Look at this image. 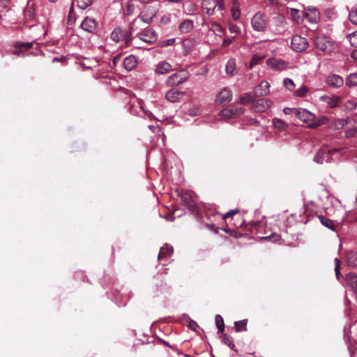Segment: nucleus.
<instances>
[{"label":"nucleus","mask_w":357,"mask_h":357,"mask_svg":"<svg viewBox=\"0 0 357 357\" xmlns=\"http://www.w3.org/2000/svg\"><path fill=\"white\" fill-rule=\"evenodd\" d=\"M136 31L134 26H130L129 31H124L122 28L116 27L111 33L110 38L114 42H119L124 40L126 46H130L132 45V33Z\"/></svg>","instance_id":"1"},{"label":"nucleus","mask_w":357,"mask_h":357,"mask_svg":"<svg viewBox=\"0 0 357 357\" xmlns=\"http://www.w3.org/2000/svg\"><path fill=\"white\" fill-rule=\"evenodd\" d=\"M201 8L204 13L213 15L216 8L220 11L225 10V0H203Z\"/></svg>","instance_id":"2"},{"label":"nucleus","mask_w":357,"mask_h":357,"mask_svg":"<svg viewBox=\"0 0 357 357\" xmlns=\"http://www.w3.org/2000/svg\"><path fill=\"white\" fill-rule=\"evenodd\" d=\"M314 44L319 50L323 52L328 54L334 50V44L330 38L321 35L314 39Z\"/></svg>","instance_id":"3"},{"label":"nucleus","mask_w":357,"mask_h":357,"mask_svg":"<svg viewBox=\"0 0 357 357\" xmlns=\"http://www.w3.org/2000/svg\"><path fill=\"white\" fill-rule=\"evenodd\" d=\"M251 25L256 31H265L267 27V20L265 19V15L260 12L257 13L251 19Z\"/></svg>","instance_id":"4"},{"label":"nucleus","mask_w":357,"mask_h":357,"mask_svg":"<svg viewBox=\"0 0 357 357\" xmlns=\"http://www.w3.org/2000/svg\"><path fill=\"white\" fill-rule=\"evenodd\" d=\"M245 112V109L241 107L230 106L223 109L219 114L221 118L224 119H230L232 118H236Z\"/></svg>","instance_id":"5"},{"label":"nucleus","mask_w":357,"mask_h":357,"mask_svg":"<svg viewBox=\"0 0 357 357\" xmlns=\"http://www.w3.org/2000/svg\"><path fill=\"white\" fill-rule=\"evenodd\" d=\"M188 74L185 73L184 70H181L171 75L167 78L166 84L169 86H178L186 82L188 79Z\"/></svg>","instance_id":"6"},{"label":"nucleus","mask_w":357,"mask_h":357,"mask_svg":"<svg viewBox=\"0 0 357 357\" xmlns=\"http://www.w3.org/2000/svg\"><path fill=\"white\" fill-rule=\"evenodd\" d=\"M232 100V91L228 87L223 88L215 97V104L225 105Z\"/></svg>","instance_id":"7"},{"label":"nucleus","mask_w":357,"mask_h":357,"mask_svg":"<svg viewBox=\"0 0 357 357\" xmlns=\"http://www.w3.org/2000/svg\"><path fill=\"white\" fill-rule=\"evenodd\" d=\"M291 47L297 52H303L308 47V41L300 35H295L291 39Z\"/></svg>","instance_id":"8"},{"label":"nucleus","mask_w":357,"mask_h":357,"mask_svg":"<svg viewBox=\"0 0 357 357\" xmlns=\"http://www.w3.org/2000/svg\"><path fill=\"white\" fill-rule=\"evenodd\" d=\"M136 37L148 44L154 43L158 39L156 32L152 29H144L143 31L138 33Z\"/></svg>","instance_id":"9"},{"label":"nucleus","mask_w":357,"mask_h":357,"mask_svg":"<svg viewBox=\"0 0 357 357\" xmlns=\"http://www.w3.org/2000/svg\"><path fill=\"white\" fill-rule=\"evenodd\" d=\"M155 279V294L158 296L167 291L169 286L165 282V279L161 275H157L154 277Z\"/></svg>","instance_id":"10"},{"label":"nucleus","mask_w":357,"mask_h":357,"mask_svg":"<svg viewBox=\"0 0 357 357\" xmlns=\"http://www.w3.org/2000/svg\"><path fill=\"white\" fill-rule=\"evenodd\" d=\"M272 106V101L266 98H261L254 102L251 109L256 112H264Z\"/></svg>","instance_id":"11"},{"label":"nucleus","mask_w":357,"mask_h":357,"mask_svg":"<svg viewBox=\"0 0 357 357\" xmlns=\"http://www.w3.org/2000/svg\"><path fill=\"white\" fill-rule=\"evenodd\" d=\"M179 196L184 206H185L190 210L195 209L197 206L196 202L189 192L186 190H182L179 192Z\"/></svg>","instance_id":"12"},{"label":"nucleus","mask_w":357,"mask_h":357,"mask_svg":"<svg viewBox=\"0 0 357 357\" xmlns=\"http://www.w3.org/2000/svg\"><path fill=\"white\" fill-rule=\"evenodd\" d=\"M80 27L85 31L94 33L98 28V22L93 17H86L81 23Z\"/></svg>","instance_id":"13"},{"label":"nucleus","mask_w":357,"mask_h":357,"mask_svg":"<svg viewBox=\"0 0 357 357\" xmlns=\"http://www.w3.org/2000/svg\"><path fill=\"white\" fill-rule=\"evenodd\" d=\"M294 114L295 116L303 122H312L314 120L315 115L305 109H294Z\"/></svg>","instance_id":"14"},{"label":"nucleus","mask_w":357,"mask_h":357,"mask_svg":"<svg viewBox=\"0 0 357 357\" xmlns=\"http://www.w3.org/2000/svg\"><path fill=\"white\" fill-rule=\"evenodd\" d=\"M185 96V91H181L176 88H173L167 91L165 98L170 102H178Z\"/></svg>","instance_id":"15"},{"label":"nucleus","mask_w":357,"mask_h":357,"mask_svg":"<svg viewBox=\"0 0 357 357\" xmlns=\"http://www.w3.org/2000/svg\"><path fill=\"white\" fill-rule=\"evenodd\" d=\"M270 86L271 85L267 81H262L255 86L254 89L255 96L257 98L267 96L270 92Z\"/></svg>","instance_id":"16"},{"label":"nucleus","mask_w":357,"mask_h":357,"mask_svg":"<svg viewBox=\"0 0 357 357\" xmlns=\"http://www.w3.org/2000/svg\"><path fill=\"white\" fill-rule=\"evenodd\" d=\"M154 17H155L154 14H153V13L149 14V13H148L147 10H143V12H142L139 15V16L133 20L131 26H134V28H135L137 30V27H136V25L137 24H139L141 22H143L146 24H150L152 22Z\"/></svg>","instance_id":"17"},{"label":"nucleus","mask_w":357,"mask_h":357,"mask_svg":"<svg viewBox=\"0 0 357 357\" xmlns=\"http://www.w3.org/2000/svg\"><path fill=\"white\" fill-rule=\"evenodd\" d=\"M266 64L275 70H282L287 66V63L284 61L276 58H271L267 59Z\"/></svg>","instance_id":"18"},{"label":"nucleus","mask_w":357,"mask_h":357,"mask_svg":"<svg viewBox=\"0 0 357 357\" xmlns=\"http://www.w3.org/2000/svg\"><path fill=\"white\" fill-rule=\"evenodd\" d=\"M326 82L328 86L334 88H338L343 85L344 79L342 77L337 75L331 74L327 77Z\"/></svg>","instance_id":"19"},{"label":"nucleus","mask_w":357,"mask_h":357,"mask_svg":"<svg viewBox=\"0 0 357 357\" xmlns=\"http://www.w3.org/2000/svg\"><path fill=\"white\" fill-rule=\"evenodd\" d=\"M321 100L324 102L328 107L335 108L336 107L340 102V97L333 95L331 96H324L320 98Z\"/></svg>","instance_id":"20"},{"label":"nucleus","mask_w":357,"mask_h":357,"mask_svg":"<svg viewBox=\"0 0 357 357\" xmlns=\"http://www.w3.org/2000/svg\"><path fill=\"white\" fill-rule=\"evenodd\" d=\"M172 70V66L167 61H160L155 66V72L158 75H164Z\"/></svg>","instance_id":"21"},{"label":"nucleus","mask_w":357,"mask_h":357,"mask_svg":"<svg viewBox=\"0 0 357 357\" xmlns=\"http://www.w3.org/2000/svg\"><path fill=\"white\" fill-rule=\"evenodd\" d=\"M174 249L172 246H170L168 244H165V245L160 248V252L158 255V259H165L167 257H170L172 255Z\"/></svg>","instance_id":"22"},{"label":"nucleus","mask_w":357,"mask_h":357,"mask_svg":"<svg viewBox=\"0 0 357 357\" xmlns=\"http://www.w3.org/2000/svg\"><path fill=\"white\" fill-rule=\"evenodd\" d=\"M137 59L135 56L129 55L125 58L123 61V66L127 70L130 71L137 67Z\"/></svg>","instance_id":"23"},{"label":"nucleus","mask_w":357,"mask_h":357,"mask_svg":"<svg viewBox=\"0 0 357 357\" xmlns=\"http://www.w3.org/2000/svg\"><path fill=\"white\" fill-rule=\"evenodd\" d=\"M305 17L310 23H317L320 18L319 12L316 8L308 9L305 13Z\"/></svg>","instance_id":"24"},{"label":"nucleus","mask_w":357,"mask_h":357,"mask_svg":"<svg viewBox=\"0 0 357 357\" xmlns=\"http://www.w3.org/2000/svg\"><path fill=\"white\" fill-rule=\"evenodd\" d=\"M194 28L193 21L191 20H185L183 21L178 26V29L181 33H187L190 32Z\"/></svg>","instance_id":"25"},{"label":"nucleus","mask_w":357,"mask_h":357,"mask_svg":"<svg viewBox=\"0 0 357 357\" xmlns=\"http://www.w3.org/2000/svg\"><path fill=\"white\" fill-rule=\"evenodd\" d=\"M257 97L254 94L251 93H245L241 95L238 99V103L241 105H248L250 102H252L255 101Z\"/></svg>","instance_id":"26"},{"label":"nucleus","mask_w":357,"mask_h":357,"mask_svg":"<svg viewBox=\"0 0 357 357\" xmlns=\"http://www.w3.org/2000/svg\"><path fill=\"white\" fill-rule=\"evenodd\" d=\"M231 13L234 20L236 21L240 18L241 10L238 0H233Z\"/></svg>","instance_id":"27"},{"label":"nucleus","mask_w":357,"mask_h":357,"mask_svg":"<svg viewBox=\"0 0 357 357\" xmlns=\"http://www.w3.org/2000/svg\"><path fill=\"white\" fill-rule=\"evenodd\" d=\"M272 122L274 128L280 132L285 131L288 128V124L280 119L274 118Z\"/></svg>","instance_id":"28"},{"label":"nucleus","mask_w":357,"mask_h":357,"mask_svg":"<svg viewBox=\"0 0 357 357\" xmlns=\"http://www.w3.org/2000/svg\"><path fill=\"white\" fill-rule=\"evenodd\" d=\"M328 122V119L326 116H322L318 119H315L310 123V124L307 126L310 128H317L319 126L321 125L326 124Z\"/></svg>","instance_id":"29"},{"label":"nucleus","mask_w":357,"mask_h":357,"mask_svg":"<svg viewBox=\"0 0 357 357\" xmlns=\"http://www.w3.org/2000/svg\"><path fill=\"white\" fill-rule=\"evenodd\" d=\"M236 66V60L234 59H229L225 67L226 73L230 76L234 75Z\"/></svg>","instance_id":"30"},{"label":"nucleus","mask_w":357,"mask_h":357,"mask_svg":"<svg viewBox=\"0 0 357 357\" xmlns=\"http://www.w3.org/2000/svg\"><path fill=\"white\" fill-rule=\"evenodd\" d=\"M319 219L324 226L328 229H331V230H335V225L332 220L328 219L323 215L319 216Z\"/></svg>","instance_id":"31"},{"label":"nucleus","mask_w":357,"mask_h":357,"mask_svg":"<svg viewBox=\"0 0 357 357\" xmlns=\"http://www.w3.org/2000/svg\"><path fill=\"white\" fill-rule=\"evenodd\" d=\"M248 319H243L234 322V328L236 332L247 331Z\"/></svg>","instance_id":"32"},{"label":"nucleus","mask_w":357,"mask_h":357,"mask_svg":"<svg viewBox=\"0 0 357 357\" xmlns=\"http://www.w3.org/2000/svg\"><path fill=\"white\" fill-rule=\"evenodd\" d=\"M328 156V153H326L323 150H319L315 156H314V161H316L317 163L322 164L324 160H327L326 158Z\"/></svg>","instance_id":"33"},{"label":"nucleus","mask_w":357,"mask_h":357,"mask_svg":"<svg viewBox=\"0 0 357 357\" xmlns=\"http://www.w3.org/2000/svg\"><path fill=\"white\" fill-rule=\"evenodd\" d=\"M222 339L224 344L227 345L231 349L235 350V344L233 338L227 334L222 333Z\"/></svg>","instance_id":"34"},{"label":"nucleus","mask_w":357,"mask_h":357,"mask_svg":"<svg viewBox=\"0 0 357 357\" xmlns=\"http://www.w3.org/2000/svg\"><path fill=\"white\" fill-rule=\"evenodd\" d=\"M348 123V120L346 119H337L333 121V126L336 130L342 129Z\"/></svg>","instance_id":"35"},{"label":"nucleus","mask_w":357,"mask_h":357,"mask_svg":"<svg viewBox=\"0 0 357 357\" xmlns=\"http://www.w3.org/2000/svg\"><path fill=\"white\" fill-rule=\"evenodd\" d=\"M75 2L78 8L84 10L91 5L93 0H73V4Z\"/></svg>","instance_id":"36"},{"label":"nucleus","mask_w":357,"mask_h":357,"mask_svg":"<svg viewBox=\"0 0 357 357\" xmlns=\"http://www.w3.org/2000/svg\"><path fill=\"white\" fill-rule=\"evenodd\" d=\"M215 324L218 329V332L222 333L225 331V323L223 318L220 314H217L215 318Z\"/></svg>","instance_id":"37"},{"label":"nucleus","mask_w":357,"mask_h":357,"mask_svg":"<svg viewBox=\"0 0 357 357\" xmlns=\"http://www.w3.org/2000/svg\"><path fill=\"white\" fill-rule=\"evenodd\" d=\"M264 55L258 54L253 55L250 63V67L252 68L253 66L259 64L264 60Z\"/></svg>","instance_id":"38"},{"label":"nucleus","mask_w":357,"mask_h":357,"mask_svg":"<svg viewBox=\"0 0 357 357\" xmlns=\"http://www.w3.org/2000/svg\"><path fill=\"white\" fill-rule=\"evenodd\" d=\"M12 0H0V10L7 13L11 10L10 3Z\"/></svg>","instance_id":"39"},{"label":"nucleus","mask_w":357,"mask_h":357,"mask_svg":"<svg viewBox=\"0 0 357 357\" xmlns=\"http://www.w3.org/2000/svg\"><path fill=\"white\" fill-rule=\"evenodd\" d=\"M346 84L349 86H355L357 85V73L350 74L346 79Z\"/></svg>","instance_id":"40"},{"label":"nucleus","mask_w":357,"mask_h":357,"mask_svg":"<svg viewBox=\"0 0 357 357\" xmlns=\"http://www.w3.org/2000/svg\"><path fill=\"white\" fill-rule=\"evenodd\" d=\"M309 89L305 85H302L295 91L294 95L297 97H305Z\"/></svg>","instance_id":"41"},{"label":"nucleus","mask_w":357,"mask_h":357,"mask_svg":"<svg viewBox=\"0 0 357 357\" xmlns=\"http://www.w3.org/2000/svg\"><path fill=\"white\" fill-rule=\"evenodd\" d=\"M350 44L355 48L357 49V31L349 33L347 36Z\"/></svg>","instance_id":"42"},{"label":"nucleus","mask_w":357,"mask_h":357,"mask_svg":"<svg viewBox=\"0 0 357 357\" xmlns=\"http://www.w3.org/2000/svg\"><path fill=\"white\" fill-rule=\"evenodd\" d=\"M33 45V43H24V42H15L13 45L15 49H20L22 47L25 48L26 50L31 49Z\"/></svg>","instance_id":"43"},{"label":"nucleus","mask_w":357,"mask_h":357,"mask_svg":"<svg viewBox=\"0 0 357 357\" xmlns=\"http://www.w3.org/2000/svg\"><path fill=\"white\" fill-rule=\"evenodd\" d=\"M212 30L217 36H221L222 34H224L225 31L223 26L216 23L212 24Z\"/></svg>","instance_id":"44"},{"label":"nucleus","mask_w":357,"mask_h":357,"mask_svg":"<svg viewBox=\"0 0 357 357\" xmlns=\"http://www.w3.org/2000/svg\"><path fill=\"white\" fill-rule=\"evenodd\" d=\"M239 212L240 211L237 208L231 210L222 215V219L225 221H227V220L229 218H231V220H233L234 215H236L237 213H239Z\"/></svg>","instance_id":"45"},{"label":"nucleus","mask_w":357,"mask_h":357,"mask_svg":"<svg viewBox=\"0 0 357 357\" xmlns=\"http://www.w3.org/2000/svg\"><path fill=\"white\" fill-rule=\"evenodd\" d=\"M349 18L352 24L357 25V8H353L350 11Z\"/></svg>","instance_id":"46"},{"label":"nucleus","mask_w":357,"mask_h":357,"mask_svg":"<svg viewBox=\"0 0 357 357\" xmlns=\"http://www.w3.org/2000/svg\"><path fill=\"white\" fill-rule=\"evenodd\" d=\"M344 107L348 110H354L357 107V102L355 100H349L344 103Z\"/></svg>","instance_id":"47"},{"label":"nucleus","mask_w":357,"mask_h":357,"mask_svg":"<svg viewBox=\"0 0 357 357\" xmlns=\"http://www.w3.org/2000/svg\"><path fill=\"white\" fill-rule=\"evenodd\" d=\"M283 85L290 91L293 90L295 87L294 81L290 78H284L283 79Z\"/></svg>","instance_id":"48"},{"label":"nucleus","mask_w":357,"mask_h":357,"mask_svg":"<svg viewBox=\"0 0 357 357\" xmlns=\"http://www.w3.org/2000/svg\"><path fill=\"white\" fill-rule=\"evenodd\" d=\"M75 20V13H74L73 4H72L68 14V23L70 24H73Z\"/></svg>","instance_id":"49"},{"label":"nucleus","mask_w":357,"mask_h":357,"mask_svg":"<svg viewBox=\"0 0 357 357\" xmlns=\"http://www.w3.org/2000/svg\"><path fill=\"white\" fill-rule=\"evenodd\" d=\"M263 238H264L266 240L268 239L273 242H278V241H280V240H282V241H284V240L282 238V236L280 235H278L276 234H272L271 235H270L268 236L264 237Z\"/></svg>","instance_id":"50"},{"label":"nucleus","mask_w":357,"mask_h":357,"mask_svg":"<svg viewBox=\"0 0 357 357\" xmlns=\"http://www.w3.org/2000/svg\"><path fill=\"white\" fill-rule=\"evenodd\" d=\"M229 30L231 33L238 34L241 33L240 27L238 25L233 23L229 24Z\"/></svg>","instance_id":"51"},{"label":"nucleus","mask_w":357,"mask_h":357,"mask_svg":"<svg viewBox=\"0 0 357 357\" xmlns=\"http://www.w3.org/2000/svg\"><path fill=\"white\" fill-rule=\"evenodd\" d=\"M244 223H245V221L243 219V218L241 216H238V217H236L233 225L235 227L240 228L243 226Z\"/></svg>","instance_id":"52"},{"label":"nucleus","mask_w":357,"mask_h":357,"mask_svg":"<svg viewBox=\"0 0 357 357\" xmlns=\"http://www.w3.org/2000/svg\"><path fill=\"white\" fill-rule=\"evenodd\" d=\"M175 43V38H170L168 40H162L160 42V47H167L174 45Z\"/></svg>","instance_id":"53"},{"label":"nucleus","mask_w":357,"mask_h":357,"mask_svg":"<svg viewBox=\"0 0 357 357\" xmlns=\"http://www.w3.org/2000/svg\"><path fill=\"white\" fill-rule=\"evenodd\" d=\"M220 229L225 231L226 233H229L232 236H234L236 238H238L239 236H241V234H238V232L231 229L228 227H221Z\"/></svg>","instance_id":"54"},{"label":"nucleus","mask_w":357,"mask_h":357,"mask_svg":"<svg viewBox=\"0 0 357 357\" xmlns=\"http://www.w3.org/2000/svg\"><path fill=\"white\" fill-rule=\"evenodd\" d=\"M246 123L249 126H259V121L255 119L250 118L247 119Z\"/></svg>","instance_id":"55"},{"label":"nucleus","mask_w":357,"mask_h":357,"mask_svg":"<svg viewBox=\"0 0 357 357\" xmlns=\"http://www.w3.org/2000/svg\"><path fill=\"white\" fill-rule=\"evenodd\" d=\"M335 271L336 276L338 278L339 275L340 273V261L337 258H335Z\"/></svg>","instance_id":"56"},{"label":"nucleus","mask_w":357,"mask_h":357,"mask_svg":"<svg viewBox=\"0 0 357 357\" xmlns=\"http://www.w3.org/2000/svg\"><path fill=\"white\" fill-rule=\"evenodd\" d=\"M24 13L25 16L26 17H29V20L33 17L34 13L31 8H27L26 10H25Z\"/></svg>","instance_id":"57"},{"label":"nucleus","mask_w":357,"mask_h":357,"mask_svg":"<svg viewBox=\"0 0 357 357\" xmlns=\"http://www.w3.org/2000/svg\"><path fill=\"white\" fill-rule=\"evenodd\" d=\"M235 38V36H234L233 38H225L222 41V47H227L228 45H229L231 43H232V40L233 39Z\"/></svg>","instance_id":"58"},{"label":"nucleus","mask_w":357,"mask_h":357,"mask_svg":"<svg viewBox=\"0 0 357 357\" xmlns=\"http://www.w3.org/2000/svg\"><path fill=\"white\" fill-rule=\"evenodd\" d=\"M294 109H291V108H289V107H285L284 109H283V112L285 114H289L291 112H292L294 113Z\"/></svg>","instance_id":"59"},{"label":"nucleus","mask_w":357,"mask_h":357,"mask_svg":"<svg viewBox=\"0 0 357 357\" xmlns=\"http://www.w3.org/2000/svg\"><path fill=\"white\" fill-rule=\"evenodd\" d=\"M351 56L355 59V60H357V49L356 48V50H354V51H352V52L351 53Z\"/></svg>","instance_id":"60"},{"label":"nucleus","mask_w":357,"mask_h":357,"mask_svg":"<svg viewBox=\"0 0 357 357\" xmlns=\"http://www.w3.org/2000/svg\"><path fill=\"white\" fill-rule=\"evenodd\" d=\"M189 326L192 329H195V328L197 326V324L194 321H190L189 323Z\"/></svg>","instance_id":"61"},{"label":"nucleus","mask_w":357,"mask_h":357,"mask_svg":"<svg viewBox=\"0 0 357 357\" xmlns=\"http://www.w3.org/2000/svg\"><path fill=\"white\" fill-rule=\"evenodd\" d=\"M206 226L207 228L210 229L211 230L217 231L216 229H215V225H213V224H206Z\"/></svg>","instance_id":"62"},{"label":"nucleus","mask_w":357,"mask_h":357,"mask_svg":"<svg viewBox=\"0 0 357 357\" xmlns=\"http://www.w3.org/2000/svg\"><path fill=\"white\" fill-rule=\"evenodd\" d=\"M65 60V58L64 57H54L53 59H52V62H58V61H64Z\"/></svg>","instance_id":"63"},{"label":"nucleus","mask_w":357,"mask_h":357,"mask_svg":"<svg viewBox=\"0 0 357 357\" xmlns=\"http://www.w3.org/2000/svg\"><path fill=\"white\" fill-rule=\"evenodd\" d=\"M19 49H16L15 50L13 51V54H15V55H19V54L20 53V50H18Z\"/></svg>","instance_id":"64"}]
</instances>
